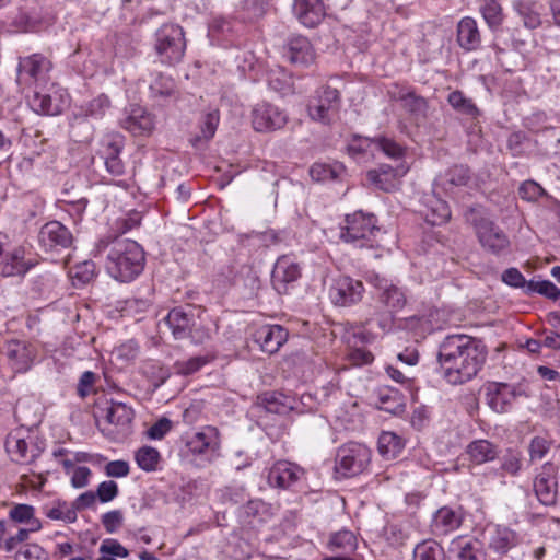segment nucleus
Returning a JSON list of instances; mask_svg holds the SVG:
<instances>
[{
	"mask_svg": "<svg viewBox=\"0 0 560 560\" xmlns=\"http://www.w3.org/2000/svg\"><path fill=\"white\" fill-rule=\"evenodd\" d=\"M487 358L488 348L483 340L466 334L447 335L439 345L436 355L440 373L452 385L476 377Z\"/></svg>",
	"mask_w": 560,
	"mask_h": 560,
	"instance_id": "f257e3e1",
	"label": "nucleus"
},
{
	"mask_svg": "<svg viewBox=\"0 0 560 560\" xmlns=\"http://www.w3.org/2000/svg\"><path fill=\"white\" fill-rule=\"evenodd\" d=\"M144 261V252L137 242L116 238L110 243L106 270L114 279L129 282L142 272Z\"/></svg>",
	"mask_w": 560,
	"mask_h": 560,
	"instance_id": "f03ea898",
	"label": "nucleus"
},
{
	"mask_svg": "<svg viewBox=\"0 0 560 560\" xmlns=\"http://www.w3.org/2000/svg\"><path fill=\"white\" fill-rule=\"evenodd\" d=\"M377 220L372 213L355 211L347 214L340 223L339 237L342 242L360 248H373L377 246L375 236L380 233Z\"/></svg>",
	"mask_w": 560,
	"mask_h": 560,
	"instance_id": "7ed1b4c3",
	"label": "nucleus"
},
{
	"mask_svg": "<svg viewBox=\"0 0 560 560\" xmlns=\"http://www.w3.org/2000/svg\"><path fill=\"white\" fill-rule=\"evenodd\" d=\"M467 220L472 224L482 249L494 256H503L510 252L511 242L504 231L492 220L471 208Z\"/></svg>",
	"mask_w": 560,
	"mask_h": 560,
	"instance_id": "20e7f679",
	"label": "nucleus"
},
{
	"mask_svg": "<svg viewBox=\"0 0 560 560\" xmlns=\"http://www.w3.org/2000/svg\"><path fill=\"white\" fill-rule=\"evenodd\" d=\"M372 452L362 443L349 442L338 447L335 472L341 478H351L364 472L371 464Z\"/></svg>",
	"mask_w": 560,
	"mask_h": 560,
	"instance_id": "39448f33",
	"label": "nucleus"
},
{
	"mask_svg": "<svg viewBox=\"0 0 560 560\" xmlns=\"http://www.w3.org/2000/svg\"><path fill=\"white\" fill-rule=\"evenodd\" d=\"M186 49L184 31L176 24H163L155 32L154 50L160 61L174 65L182 60Z\"/></svg>",
	"mask_w": 560,
	"mask_h": 560,
	"instance_id": "423d86ee",
	"label": "nucleus"
},
{
	"mask_svg": "<svg viewBox=\"0 0 560 560\" xmlns=\"http://www.w3.org/2000/svg\"><path fill=\"white\" fill-rule=\"evenodd\" d=\"M10 237L0 232V268L4 277L24 276L37 260L31 246L20 245L9 250Z\"/></svg>",
	"mask_w": 560,
	"mask_h": 560,
	"instance_id": "0eeeda50",
	"label": "nucleus"
},
{
	"mask_svg": "<svg viewBox=\"0 0 560 560\" xmlns=\"http://www.w3.org/2000/svg\"><path fill=\"white\" fill-rule=\"evenodd\" d=\"M369 282L376 290V301L388 314L389 319H393L394 315L407 305L408 299L404 288L380 275L370 276Z\"/></svg>",
	"mask_w": 560,
	"mask_h": 560,
	"instance_id": "6e6552de",
	"label": "nucleus"
},
{
	"mask_svg": "<svg viewBox=\"0 0 560 560\" xmlns=\"http://www.w3.org/2000/svg\"><path fill=\"white\" fill-rule=\"evenodd\" d=\"M27 103L37 114L55 116L69 106L70 98L65 89L54 84L46 92L35 88L32 95H27Z\"/></svg>",
	"mask_w": 560,
	"mask_h": 560,
	"instance_id": "1a4fd4ad",
	"label": "nucleus"
},
{
	"mask_svg": "<svg viewBox=\"0 0 560 560\" xmlns=\"http://www.w3.org/2000/svg\"><path fill=\"white\" fill-rule=\"evenodd\" d=\"M247 63H249V71L254 73L253 81H258L260 77L266 75L269 89L283 96L293 93L292 77L284 68L275 66L268 69L266 61L254 55L252 58L247 57Z\"/></svg>",
	"mask_w": 560,
	"mask_h": 560,
	"instance_id": "9d476101",
	"label": "nucleus"
},
{
	"mask_svg": "<svg viewBox=\"0 0 560 560\" xmlns=\"http://www.w3.org/2000/svg\"><path fill=\"white\" fill-rule=\"evenodd\" d=\"M340 104V93L337 89L322 86L316 90L315 96L307 105L308 115L313 120L328 125L338 113Z\"/></svg>",
	"mask_w": 560,
	"mask_h": 560,
	"instance_id": "9b49d317",
	"label": "nucleus"
},
{
	"mask_svg": "<svg viewBox=\"0 0 560 560\" xmlns=\"http://www.w3.org/2000/svg\"><path fill=\"white\" fill-rule=\"evenodd\" d=\"M221 440L215 427L206 425L186 438V447L197 456L211 462L219 456Z\"/></svg>",
	"mask_w": 560,
	"mask_h": 560,
	"instance_id": "f8f14e48",
	"label": "nucleus"
},
{
	"mask_svg": "<svg viewBox=\"0 0 560 560\" xmlns=\"http://www.w3.org/2000/svg\"><path fill=\"white\" fill-rule=\"evenodd\" d=\"M51 68L50 61L40 54H33L22 58L19 62L16 82L23 89L38 88L40 83L46 82L47 74Z\"/></svg>",
	"mask_w": 560,
	"mask_h": 560,
	"instance_id": "ddd939ff",
	"label": "nucleus"
},
{
	"mask_svg": "<svg viewBox=\"0 0 560 560\" xmlns=\"http://www.w3.org/2000/svg\"><path fill=\"white\" fill-rule=\"evenodd\" d=\"M364 293V285L360 280L349 276H338L329 288V299L336 306L348 307L359 303Z\"/></svg>",
	"mask_w": 560,
	"mask_h": 560,
	"instance_id": "4468645a",
	"label": "nucleus"
},
{
	"mask_svg": "<svg viewBox=\"0 0 560 560\" xmlns=\"http://www.w3.org/2000/svg\"><path fill=\"white\" fill-rule=\"evenodd\" d=\"M558 466L552 462H546L534 478L533 487L538 501L552 506L558 497Z\"/></svg>",
	"mask_w": 560,
	"mask_h": 560,
	"instance_id": "2eb2a0df",
	"label": "nucleus"
},
{
	"mask_svg": "<svg viewBox=\"0 0 560 560\" xmlns=\"http://www.w3.org/2000/svg\"><path fill=\"white\" fill-rule=\"evenodd\" d=\"M288 121L287 114L279 107L261 102L252 109V126L258 132L281 129Z\"/></svg>",
	"mask_w": 560,
	"mask_h": 560,
	"instance_id": "dca6fc26",
	"label": "nucleus"
},
{
	"mask_svg": "<svg viewBox=\"0 0 560 560\" xmlns=\"http://www.w3.org/2000/svg\"><path fill=\"white\" fill-rule=\"evenodd\" d=\"M408 171L409 166L405 162L380 164L378 167L368 171L366 178L377 189L393 191L398 188L400 179Z\"/></svg>",
	"mask_w": 560,
	"mask_h": 560,
	"instance_id": "f3484780",
	"label": "nucleus"
},
{
	"mask_svg": "<svg viewBox=\"0 0 560 560\" xmlns=\"http://www.w3.org/2000/svg\"><path fill=\"white\" fill-rule=\"evenodd\" d=\"M37 353L36 345L25 340H9L4 347V354L11 368L19 373L26 372L31 369Z\"/></svg>",
	"mask_w": 560,
	"mask_h": 560,
	"instance_id": "a211bd4d",
	"label": "nucleus"
},
{
	"mask_svg": "<svg viewBox=\"0 0 560 560\" xmlns=\"http://www.w3.org/2000/svg\"><path fill=\"white\" fill-rule=\"evenodd\" d=\"M288 330L277 324H260L252 332V339L262 352L273 354L288 340Z\"/></svg>",
	"mask_w": 560,
	"mask_h": 560,
	"instance_id": "6ab92c4d",
	"label": "nucleus"
},
{
	"mask_svg": "<svg viewBox=\"0 0 560 560\" xmlns=\"http://www.w3.org/2000/svg\"><path fill=\"white\" fill-rule=\"evenodd\" d=\"M463 522L464 510L462 506L443 505L433 513L430 528L435 536H446L457 530Z\"/></svg>",
	"mask_w": 560,
	"mask_h": 560,
	"instance_id": "aec40b11",
	"label": "nucleus"
},
{
	"mask_svg": "<svg viewBox=\"0 0 560 560\" xmlns=\"http://www.w3.org/2000/svg\"><path fill=\"white\" fill-rule=\"evenodd\" d=\"M485 390L487 405L498 413L510 411L514 399L521 395L514 386L501 382L488 383Z\"/></svg>",
	"mask_w": 560,
	"mask_h": 560,
	"instance_id": "412c9836",
	"label": "nucleus"
},
{
	"mask_svg": "<svg viewBox=\"0 0 560 560\" xmlns=\"http://www.w3.org/2000/svg\"><path fill=\"white\" fill-rule=\"evenodd\" d=\"M120 126L133 136L147 137L155 128V116L141 106L132 105L127 109Z\"/></svg>",
	"mask_w": 560,
	"mask_h": 560,
	"instance_id": "4be33fe9",
	"label": "nucleus"
},
{
	"mask_svg": "<svg viewBox=\"0 0 560 560\" xmlns=\"http://www.w3.org/2000/svg\"><path fill=\"white\" fill-rule=\"evenodd\" d=\"M300 277L301 268L298 262L289 256H281L275 262L271 283L278 293L284 294L288 292L289 285L298 281Z\"/></svg>",
	"mask_w": 560,
	"mask_h": 560,
	"instance_id": "5701e85b",
	"label": "nucleus"
},
{
	"mask_svg": "<svg viewBox=\"0 0 560 560\" xmlns=\"http://www.w3.org/2000/svg\"><path fill=\"white\" fill-rule=\"evenodd\" d=\"M283 57L298 67H308L315 60V50L307 37L291 36L283 46Z\"/></svg>",
	"mask_w": 560,
	"mask_h": 560,
	"instance_id": "b1692460",
	"label": "nucleus"
},
{
	"mask_svg": "<svg viewBox=\"0 0 560 560\" xmlns=\"http://www.w3.org/2000/svg\"><path fill=\"white\" fill-rule=\"evenodd\" d=\"M447 552L450 560H486L482 542L474 537H455L451 540Z\"/></svg>",
	"mask_w": 560,
	"mask_h": 560,
	"instance_id": "393cba45",
	"label": "nucleus"
},
{
	"mask_svg": "<svg viewBox=\"0 0 560 560\" xmlns=\"http://www.w3.org/2000/svg\"><path fill=\"white\" fill-rule=\"evenodd\" d=\"M304 476V469L288 460H279L270 467L267 475L271 487L288 489Z\"/></svg>",
	"mask_w": 560,
	"mask_h": 560,
	"instance_id": "a878e982",
	"label": "nucleus"
},
{
	"mask_svg": "<svg viewBox=\"0 0 560 560\" xmlns=\"http://www.w3.org/2000/svg\"><path fill=\"white\" fill-rule=\"evenodd\" d=\"M38 241L42 247L52 250L67 248L72 243V234L58 221H50L42 226Z\"/></svg>",
	"mask_w": 560,
	"mask_h": 560,
	"instance_id": "bb28decb",
	"label": "nucleus"
},
{
	"mask_svg": "<svg viewBox=\"0 0 560 560\" xmlns=\"http://www.w3.org/2000/svg\"><path fill=\"white\" fill-rule=\"evenodd\" d=\"M122 150L120 137L108 136L101 142L100 154L104 159L106 171L113 176H121L125 173V165L119 158Z\"/></svg>",
	"mask_w": 560,
	"mask_h": 560,
	"instance_id": "cd10ccee",
	"label": "nucleus"
},
{
	"mask_svg": "<svg viewBox=\"0 0 560 560\" xmlns=\"http://www.w3.org/2000/svg\"><path fill=\"white\" fill-rule=\"evenodd\" d=\"M293 13L304 26L315 27L325 18V7L322 0H294Z\"/></svg>",
	"mask_w": 560,
	"mask_h": 560,
	"instance_id": "c85d7f7f",
	"label": "nucleus"
},
{
	"mask_svg": "<svg viewBox=\"0 0 560 560\" xmlns=\"http://www.w3.org/2000/svg\"><path fill=\"white\" fill-rule=\"evenodd\" d=\"M424 221L431 225H441L451 218V210L446 201L435 195L425 196L419 210Z\"/></svg>",
	"mask_w": 560,
	"mask_h": 560,
	"instance_id": "c756f323",
	"label": "nucleus"
},
{
	"mask_svg": "<svg viewBox=\"0 0 560 560\" xmlns=\"http://www.w3.org/2000/svg\"><path fill=\"white\" fill-rule=\"evenodd\" d=\"M294 399L279 392H265L257 397V407L264 408L267 412L287 415L294 408Z\"/></svg>",
	"mask_w": 560,
	"mask_h": 560,
	"instance_id": "7c9ffc66",
	"label": "nucleus"
},
{
	"mask_svg": "<svg viewBox=\"0 0 560 560\" xmlns=\"http://www.w3.org/2000/svg\"><path fill=\"white\" fill-rule=\"evenodd\" d=\"M328 547L331 551L340 552L341 556L326 558L324 560H353L349 557L357 548V537L351 530L342 529L331 535Z\"/></svg>",
	"mask_w": 560,
	"mask_h": 560,
	"instance_id": "2f4dec72",
	"label": "nucleus"
},
{
	"mask_svg": "<svg viewBox=\"0 0 560 560\" xmlns=\"http://www.w3.org/2000/svg\"><path fill=\"white\" fill-rule=\"evenodd\" d=\"M110 107V100L105 94H100L73 110L75 119H102Z\"/></svg>",
	"mask_w": 560,
	"mask_h": 560,
	"instance_id": "473e14b6",
	"label": "nucleus"
},
{
	"mask_svg": "<svg viewBox=\"0 0 560 560\" xmlns=\"http://www.w3.org/2000/svg\"><path fill=\"white\" fill-rule=\"evenodd\" d=\"M165 320L176 339L190 336L191 327L195 325L192 314L182 307H175L170 311Z\"/></svg>",
	"mask_w": 560,
	"mask_h": 560,
	"instance_id": "72a5a7b5",
	"label": "nucleus"
},
{
	"mask_svg": "<svg viewBox=\"0 0 560 560\" xmlns=\"http://www.w3.org/2000/svg\"><path fill=\"white\" fill-rule=\"evenodd\" d=\"M458 45L467 51L475 50L480 46L481 38L477 22L472 18H464L457 25Z\"/></svg>",
	"mask_w": 560,
	"mask_h": 560,
	"instance_id": "f704fd0d",
	"label": "nucleus"
},
{
	"mask_svg": "<svg viewBox=\"0 0 560 560\" xmlns=\"http://www.w3.org/2000/svg\"><path fill=\"white\" fill-rule=\"evenodd\" d=\"M5 447L12 460L16 463H31L37 456L36 450L34 447L30 448L28 443L19 433L8 435Z\"/></svg>",
	"mask_w": 560,
	"mask_h": 560,
	"instance_id": "c9c22d12",
	"label": "nucleus"
},
{
	"mask_svg": "<svg viewBox=\"0 0 560 560\" xmlns=\"http://www.w3.org/2000/svg\"><path fill=\"white\" fill-rule=\"evenodd\" d=\"M466 453L471 463L481 465L494 460L499 455V448L494 443L480 439L471 441L466 447Z\"/></svg>",
	"mask_w": 560,
	"mask_h": 560,
	"instance_id": "e433bc0d",
	"label": "nucleus"
},
{
	"mask_svg": "<svg viewBox=\"0 0 560 560\" xmlns=\"http://www.w3.org/2000/svg\"><path fill=\"white\" fill-rule=\"evenodd\" d=\"M397 91L390 92L393 97L401 102L402 107L415 117H424L428 104L424 97L413 91L396 86Z\"/></svg>",
	"mask_w": 560,
	"mask_h": 560,
	"instance_id": "4c0bfd02",
	"label": "nucleus"
},
{
	"mask_svg": "<svg viewBox=\"0 0 560 560\" xmlns=\"http://www.w3.org/2000/svg\"><path fill=\"white\" fill-rule=\"evenodd\" d=\"M405 448V440L395 432L383 431L377 440V450L385 460L397 458Z\"/></svg>",
	"mask_w": 560,
	"mask_h": 560,
	"instance_id": "58836bf2",
	"label": "nucleus"
},
{
	"mask_svg": "<svg viewBox=\"0 0 560 560\" xmlns=\"http://www.w3.org/2000/svg\"><path fill=\"white\" fill-rule=\"evenodd\" d=\"M377 407L383 411L398 415L405 409V398L398 389L384 386L377 390Z\"/></svg>",
	"mask_w": 560,
	"mask_h": 560,
	"instance_id": "ea45409f",
	"label": "nucleus"
},
{
	"mask_svg": "<svg viewBox=\"0 0 560 560\" xmlns=\"http://www.w3.org/2000/svg\"><path fill=\"white\" fill-rule=\"evenodd\" d=\"M517 535L508 527L497 526L490 534L488 546L498 555H505L516 546Z\"/></svg>",
	"mask_w": 560,
	"mask_h": 560,
	"instance_id": "a19ab883",
	"label": "nucleus"
},
{
	"mask_svg": "<svg viewBox=\"0 0 560 560\" xmlns=\"http://www.w3.org/2000/svg\"><path fill=\"white\" fill-rule=\"evenodd\" d=\"M368 145H374L375 149L384 153L385 156L392 159L395 164L404 162L406 148L396 142L394 139L385 136H378L373 139L363 140Z\"/></svg>",
	"mask_w": 560,
	"mask_h": 560,
	"instance_id": "79ce46f5",
	"label": "nucleus"
},
{
	"mask_svg": "<svg viewBox=\"0 0 560 560\" xmlns=\"http://www.w3.org/2000/svg\"><path fill=\"white\" fill-rule=\"evenodd\" d=\"M9 517L15 523L25 525V529L38 532L42 528V522L35 516V509L28 504H15L9 511Z\"/></svg>",
	"mask_w": 560,
	"mask_h": 560,
	"instance_id": "37998d69",
	"label": "nucleus"
},
{
	"mask_svg": "<svg viewBox=\"0 0 560 560\" xmlns=\"http://www.w3.org/2000/svg\"><path fill=\"white\" fill-rule=\"evenodd\" d=\"M105 419L119 430H126L133 419V410L124 402H112L106 408Z\"/></svg>",
	"mask_w": 560,
	"mask_h": 560,
	"instance_id": "c03bdc74",
	"label": "nucleus"
},
{
	"mask_svg": "<svg viewBox=\"0 0 560 560\" xmlns=\"http://www.w3.org/2000/svg\"><path fill=\"white\" fill-rule=\"evenodd\" d=\"M219 121L220 116L218 110L206 114L200 125V131L191 137L190 143L195 148H199L210 141L215 135Z\"/></svg>",
	"mask_w": 560,
	"mask_h": 560,
	"instance_id": "a18cd8bd",
	"label": "nucleus"
},
{
	"mask_svg": "<svg viewBox=\"0 0 560 560\" xmlns=\"http://www.w3.org/2000/svg\"><path fill=\"white\" fill-rule=\"evenodd\" d=\"M346 167L339 162L331 164L314 163L310 168V176L314 182H329L340 179Z\"/></svg>",
	"mask_w": 560,
	"mask_h": 560,
	"instance_id": "49530a36",
	"label": "nucleus"
},
{
	"mask_svg": "<svg viewBox=\"0 0 560 560\" xmlns=\"http://www.w3.org/2000/svg\"><path fill=\"white\" fill-rule=\"evenodd\" d=\"M161 453L152 446L143 445L135 452V462L138 467L147 472L156 471L161 464Z\"/></svg>",
	"mask_w": 560,
	"mask_h": 560,
	"instance_id": "de8ad7c7",
	"label": "nucleus"
},
{
	"mask_svg": "<svg viewBox=\"0 0 560 560\" xmlns=\"http://www.w3.org/2000/svg\"><path fill=\"white\" fill-rule=\"evenodd\" d=\"M447 102L457 113L471 119H475L480 115V110L474 101L466 97L459 90L451 92L448 94Z\"/></svg>",
	"mask_w": 560,
	"mask_h": 560,
	"instance_id": "09e8293b",
	"label": "nucleus"
},
{
	"mask_svg": "<svg viewBox=\"0 0 560 560\" xmlns=\"http://www.w3.org/2000/svg\"><path fill=\"white\" fill-rule=\"evenodd\" d=\"M150 95L154 100H164L176 93L175 81L165 74L159 73L150 83Z\"/></svg>",
	"mask_w": 560,
	"mask_h": 560,
	"instance_id": "8fccbe9b",
	"label": "nucleus"
},
{
	"mask_svg": "<svg viewBox=\"0 0 560 560\" xmlns=\"http://www.w3.org/2000/svg\"><path fill=\"white\" fill-rule=\"evenodd\" d=\"M443 547L434 539H425L417 544L412 560H444Z\"/></svg>",
	"mask_w": 560,
	"mask_h": 560,
	"instance_id": "3c124183",
	"label": "nucleus"
},
{
	"mask_svg": "<svg viewBox=\"0 0 560 560\" xmlns=\"http://www.w3.org/2000/svg\"><path fill=\"white\" fill-rule=\"evenodd\" d=\"M480 13L491 30L499 28L504 19L502 7L498 0H483Z\"/></svg>",
	"mask_w": 560,
	"mask_h": 560,
	"instance_id": "603ef678",
	"label": "nucleus"
},
{
	"mask_svg": "<svg viewBox=\"0 0 560 560\" xmlns=\"http://www.w3.org/2000/svg\"><path fill=\"white\" fill-rule=\"evenodd\" d=\"M270 513L267 505L258 500L247 501V528H258L261 524L266 523Z\"/></svg>",
	"mask_w": 560,
	"mask_h": 560,
	"instance_id": "864d4df0",
	"label": "nucleus"
},
{
	"mask_svg": "<svg viewBox=\"0 0 560 560\" xmlns=\"http://www.w3.org/2000/svg\"><path fill=\"white\" fill-rule=\"evenodd\" d=\"M45 515L55 521L72 523L77 520L75 510L67 502L58 501L52 506L45 509Z\"/></svg>",
	"mask_w": 560,
	"mask_h": 560,
	"instance_id": "5fc2aeb1",
	"label": "nucleus"
},
{
	"mask_svg": "<svg viewBox=\"0 0 560 560\" xmlns=\"http://www.w3.org/2000/svg\"><path fill=\"white\" fill-rule=\"evenodd\" d=\"M207 355L192 357L187 360L177 361L174 364L175 372L180 375H191L209 363Z\"/></svg>",
	"mask_w": 560,
	"mask_h": 560,
	"instance_id": "6e6d98bb",
	"label": "nucleus"
},
{
	"mask_svg": "<svg viewBox=\"0 0 560 560\" xmlns=\"http://www.w3.org/2000/svg\"><path fill=\"white\" fill-rule=\"evenodd\" d=\"M552 442L544 436H534L528 444L529 460L542 459L550 451Z\"/></svg>",
	"mask_w": 560,
	"mask_h": 560,
	"instance_id": "4d7b16f0",
	"label": "nucleus"
},
{
	"mask_svg": "<svg viewBox=\"0 0 560 560\" xmlns=\"http://www.w3.org/2000/svg\"><path fill=\"white\" fill-rule=\"evenodd\" d=\"M70 276L81 284L90 282L95 276V265L85 260L71 267Z\"/></svg>",
	"mask_w": 560,
	"mask_h": 560,
	"instance_id": "13d9d810",
	"label": "nucleus"
},
{
	"mask_svg": "<svg viewBox=\"0 0 560 560\" xmlns=\"http://www.w3.org/2000/svg\"><path fill=\"white\" fill-rule=\"evenodd\" d=\"M172 428L173 422L168 418L162 417L145 430L144 435L148 440L160 441L171 432Z\"/></svg>",
	"mask_w": 560,
	"mask_h": 560,
	"instance_id": "bf43d9fd",
	"label": "nucleus"
},
{
	"mask_svg": "<svg viewBox=\"0 0 560 560\" xmlns=\"http://www.w3.org/2000/svg\"><path fill=\"white\" fill-rule=\"evenodd\" d=\"M447 182L453 186H465L470 179L468 166L457 164L452 166L446 173Z\"/></svg>",
	"mask_w": 560,
	"mask_h": 560,
	"instance_id": "052dcab7",
	"label": "nucleus"
},
{
	"mask_svg": "<svg viewBox=\"0 0 560 560\" xmlns=\"http://www.w3.org/2000/svg\"><path fill=\"white\" fill-rule=\"evenodd\" d=\"M518 195L523 200L537 201L545 195L544 188L534 180H525L518 188Z\"/></svg>",
	"mask_w": 560,
	"mask_h": 560,
	"instance_id": "680f3d73",
	"label": "nucleus"
},
{
	"mask_svg": "<svg viewBox=\"0 0 560 560\" xmlns=\"http://www.w3.org/2000/svg\"><path fill=\"white\" fill-rule=\"evenodd\" d=\"M15 560H50L48 553L37 544L25 545Z\"/></svg>",
	"mask_w": 560,
	"mask_h": 560,
	"instance_id": "e2e57ef3",
	"label": "nucleus"
},
{
	"mask_svg": "<svg viewBox=\"0 0 560 560\" xmlns=\"http://www.w3.org/2000/svg\"><path fill=\"white\" fill-rule=\"evenodd\" d=\"M95 494L101 502H110L118 494V485L113 480L103 481L98 485Z\"/></svg>",
	"mask_w": 560,
	"mask_h": 560,
	"instance_id": "0e129e2a",
	"label": "nucleus"
},
{
	"mask_svg": "<svg viewBox=\"0 0 560 560\" xmlns=\"http://www.w3.org/2000/svg\"><path fill=\"white\" fill-rule=\"evenodd\" d=\"M69 477L71 486L75 489H81L90 483L92 471L89 467L78 466Z\"/></svg>",
	"mask_w": 560,
	"mask_h": 560,
	"instance_id": "69168bd1",
	"label": "nucleus"
},
{
	"mask_svg": "<svg viewBox=\"0 0 560 560\" xmlns=\"http://www.w3.org/2000/svg\"><path fill=\"white\" fill-rule=\"evenodd\" d=\"M104 471L108 477L124 478L129 475L130 466L128 462L122 459L112 460L106 464Z\"/></svg>",
	"mask_w": 560,
	"mask_h": 560,
	"instance_id": "338daca9",
	"label": "nucleus"
},
{
	"mask_svg": "<svg viewBox=\"0 0 560 560\" xmlns=\"http://www.w3.org/2000/svg\"><path fill=\"white\" fill-rule=\"evenodd\" d=\"M100 551L103 555L119 558H127L129 555L128 550L115 539H105L100 547Z\"/></svg>",
	"mask_w": 560,
	"mask_h": 560,
	"instance_id": "774afa93",
	"label": "nucleus"
}]
</instances>
